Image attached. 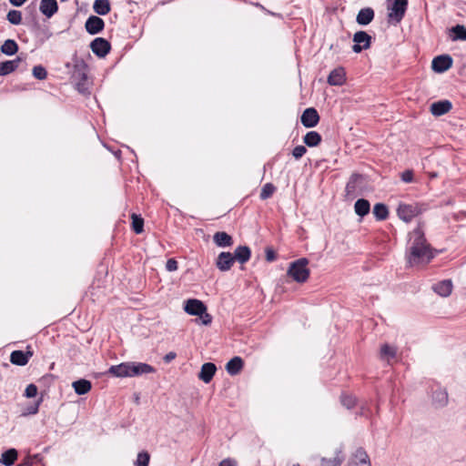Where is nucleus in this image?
<instances>
[{
  "label": "nucleus",
  "instance_id": "obj_1",
  "mask_svg": "<svg viewBox=\"0 0 466 466\" xmlns=\"http://www.w3.org/2000/svg\"><path fill=\"white\" fill-rule=\"evenodd\" d=\"M433 257L434 255L426 241L423 231L420 228H415L410 233V248L407 253L409 265L411 267L425 265Z\"/></svg>",
  "mask_w": 466,
  "mask_h": 466
},
{
  "label": "nucleus",
  "instance_id": "obj_2",
  "mask_svg": "<svg viewBox=\"0 0 466 466\" xmlns=\"http://www.w3.org/2000/svg\"><path fill=\"white\" fill-rule=\"evenodd\" d=\"M308 264L309 260L305 258L293 261L288 269V275L299 283L307 281L309 277Z\"/></svg>",
  "mask_w": 466,
  "mask_h": 466
},
{
  "label": "nucleus",
  "instance_id": "obj_3",
  "mask_svg": "<svg viewBox=\"0 0 466 466\" xmlns=\"http://www.w3.org/2000/svg\"><path fill=\"white\" fill-rule=\"evenodd\" d=\"M422 208L419 204H405L400 203L398 206L397 208V214L399 218L405 221L410 222L415 217H417L419 214L422 212Z\"/></svg>",
  "mask_w": 466,
  "mask_h": 466
},
{
  "label": "nucleus",
  "instance_id": "obj_4",
  "mask_svg": "<svg viewBox=\"0 0 466 466\" xmlns=\"http://www.w3.org/2000/svg\"><path fill=\"white\" fill-rule=\"evenodd\" d=\"M408 0H394L391 6L389 8V20L399 24L405 15Z\"/></svg>",
  "mask_w": 466,
  "mask_h": 466
},
{
  "label": "nucleus",
  "instance_id": "obj_5",
  "mask_svg": "<svg viewBox=\"0 0 466 466\" xmlns=\"http://www.w3.org/2000/svg\"><path fill=\"white\" fill-rule=\"evenodd\" d=\"M352 50L355 53H360L363 49H368L370 46L371 36L365 31H358L353 35Z\"/></svg>",
  "mask_w": 466,
  "mask_h": 466
},
{
  "label": "nucleus",
  "instance_id": "obj_6",
  "mask_svg": "<svg viewBox=\"0 0 466 466\" xmlns=\"http://www.w3.org/2000/svg\"><path fill=\"white\" fill-rule=\"evenodd\" d=\"M92 52L98 57H105L110 51V43L102 37L94 39L90 44Z\"/></svg>",
  "mask_w": 466,
  "mask_h": 466
},
{
  "label": "nucleus",
  "instance_id": "obj_7",
  "mask_svg": "<svg viewBox=\"0 0 466 466\" xmlns=\"http://www.w3.org/2000/svg\"><path fill=\"white\" fill-rule=\"evenodd\" d=\"M364 177L359 174H352L346 185V193L348 197L354 198L358 195V190L361 187Z\"/></svg>",
  "mask_w": 466,
  "mask_h": 466
},
{
  "label": "nucleus",
  "instance_id": "obj_8",
  "mask_svg": "<svg viewBox=\"0 0 466 466\" xmlns=\"http://www.w3.org/2000/svg\"><path fill=\"white\" fill-rule=\"evenodd\" d=\"M452 66V58L448 55L436 56L432 60L431 67L434 72L443 73Z\"/></svg>",
  "mask_w": 466,
  "mask_h": 466
},
{
  "label": "nucleus",
  "instance_id": "obj_9",
  "mask_svg": "<svg viewBox=\"0 0 466 466\" xmlns=\"http://www.w3.org/2000/svg\"><path fill=\"white\" fill-rule=\"evenodd\" d=\"M235 263V258H233V254L230 252H220L216 259V267L220 271H228Z\"/></svg>",
  "mask_w": 466,
  "mask_h": 466
},
{
  "label": "nucleus",
  "instance_id": "obj_10",
  "mask_svg": "<svg viewBox=\"0 0 466 466\" xmlns=\"http://www.w3.org/2000/svg\"><path fill=\"white\" fill-rule=\"evenodd\" d=\"M184 310L192 316H198L207 310L206 305L199 299H189L185 301Z\"/></svg>",
  "mask_w": 466,
  "mask_h": 466
},
{
  "label": "nucleus",
  "instance_id": "obj_11",
  "mask_svg": "<svg viewBox=\"0 0 466 466\" xmlns=\"http://www.w3.org/2000/svg\"><path fill=\"white\" fill-rule=\"evenodd\" d=\"M319 116L317 110L313 107H309L304 110L301 116V123L305 127H314L318 125Z\"/></svg>",
  "mask_w": 466,
  "mask_h": 466
},
{
  "label": "nucleus",
  "instance_id": "obj_12",
  "mask_svg": "<svg viewBox=\"0 0 466 466\" xmlns=\"http://www.w3.org/2000/svg\"><path fill=\"white\" fill-rule=\"evenodd\" d=\"M104 26H105V23H104L103 19H101L100 17L96 16V15L89 16L87 18V20L86 21V25H85L86 30L90 35L98 34L99 32H101L103 30Z\"/></svg>",
  "mask_w": 466,
  "mask_h": 466
},
{
  "label": "nucleus",
  "instance_id": "obj_13",
  "mask_svg": "<svg viewBox=\"0 0 466 466\" xmlns=\"http://www.w3.org/2000/svg\"><path fill=\"white\" fill-rule=\"evenodd\" d=\"M349 466H371L368 453L362 449H358L353 454Z\"/></svg>",
  "mask_w": 466,
  "mask_h": 466
},
{
  "label": "nucleus",
  "instance_id": "obj_14",
  "mask_svg": "<svg viewBox=\"0 0 466 466\" xmlns=\"http://www.w3.org/2000/svg\"><path fill=\"white\" fill-rule=\"evenodd\" d=\"M108 373L117 378L131 377V363L123 362L118 365L111 366Z\"/></svg>",
  "mask_w": 466,
  "mask_h": 466
},
{
  "label": "nucleus",
  "instance_id": "obj_15",
  "mask_svg": "<svg viewBox=\"0 0 466 466\" xmlns=\"http://www.w3.org/2000/svg\"><path fill=\"white\" fill-rule=\"evenodd\" d=\"M451 107V103L449 100L437 101L431 105V113L433 116H441L448 113Z\"/></svg>",
  "mask_w": 466,
  "mask_h": 466
},
{
  "label": "nucleus",
  "instance_id": "obj_16",
  "mask_svg": "<svg viewBox=\"0 0 466 466\" xmlns=\"http://www.w3.org/2000/svg\"><path fill=\"white\" fill-rule=\"evenodd\" d=\"M131 363V377L141 376L155 372V368L149 364L143 362H130Z\"/></svg>",
  "mask_w": 466,
  "mask_h": 466
},
{
  "label": "nucleus",
  "instance_id": "obj_17",
  "mask_svg": "<svg viewBox=\"0 0 466 466\" xmlns=\"http://www.w3.org/2000/svg\"><path fill=\"white\" fill-rule=\"evenodd\" d=\"M217 367L214 363L207 362L202 365L200 372L198 374V378L205 383H208L213 379Z\"/></svg>",
  "mask_w": 466,
  "mask_h": 466
},
{
  "label": "nucleus",
  "instance_id": "obj_18",
  "mask_svg": "<svg viewBox=\"0 0 466 466\" xmlns=\"http://www.w3.org/2000/svg\"><path fill=\"white\" fill-rule=\"evenodd\" d=\"M32 351H22V350H15L11 353L10 361L17 366H25L27 364L30 357H32Z\"/></svg>",
  "mask_w": 466,
  "mask_h": 466
},
{
  "label": "nucleus",
  "instance_id": "obj_19",
  "mask_svg": "<svg viewBox=\"0 0 466 466\" xmlns=\"http://www.w3.org/2000/svg\"><path fill=\"white\" fill-rule=\"evenodd\" d=\"M39 10L47 18H50L57 12L58 5L56 0H41Z\"/></svg>",
  "mask_w": 466,
  "mask_h": 466
},
{
  "label": "nucleus",
  "instance_id": "obj_20",
  "mask_svg": "<svg viewBox=\"0 0 466 466\" xmlns=\"http://www.w3.org/2000/svg\"><path fill=\"white\" fill-rule=\"evenodd\" d=\"M374 10L371 7H365L359 11L356 22L360 25H367L374 19Z\"/></svg>",
  "mask_w": 466,
  "mask_h": 466
},
{
  "label": "nucleus",
  "instance_id": "obj_21",
  "mask_svg": "<svg viewBox=\"0 0 466 466\" xmlns=\"http://www.w3.org/2000/svg\"><path fill=\"white\" fill-rule=\"evenodd\" d=\"M345 71L342 67L332 70L328 76V83L330 86H342L345 82Z\"/></svg>",
  "mask_w": 466,
  "mask_h": 466
},
{
  "label": "nucleus",
  "instance_id": "obj_22",
  "mask_svg": "<svg viewBox=\"0 0 466 466\" xmlns=\"http://www.w3.org/2000/svg\"><path fill=\"white\" fill-rule=\"evenodd\" d=\"M213 241L219 248H228L233 245L232 237L224 231L216 232L213 236Z\"/></svg>",
  "mask_w": 466,
  "mask_h": 466
},
{
  "label": "nucleus",
  "instance_id": "obj_23",
  "mask_svg": "<svg viewBox=\"0 0 466 466\" xmlns=\"http://www.w3.org/2000/svg\"><path fill=\"white\" fill-rule=\"evenodd\" d=\"M433 404L438 408H443L448 404L449 396L445 389L438 388L432 394Z\"/></svg>",
  "mask_w": 466,
  "mask_h": 466
},
{
  "label": "nucleus",
  "instance_id": "obj_24",
  "mask_svg": "<svg viewBox=\"0 0 466 466\" xmlns=\"http://www.w3.org/2000/svg\"><path fill=\"white\" fill-rule=\"evenodd\" d=\"M432 289L441 297H448L452 290V282L450 279H444L434 284Z\"/></svg>",
  "mask_w": 466,
  "mask_h": 466
},
{
  "label": "nucleus",
  "instance_id": "obj_25",
  "mask_svg": "<svg viewBox=\"0 0 466 466\" xmlns=\"http://www.w3.org/2000/svg\"><path fill=\"white\" fill-rule=\"evenodd\" d=\"M250 248L247 246L238 247L233 253V258H235V261H238L240 264H245L246 262H248L250 258Z\"/></svg>",
  "mask_w": 466,
  "mask_h": 466
},
{
  "label": "nucleus",
  "instance_id": "obj_26",
  "mask_svg": "<svg viewBox=\"0 0 466 466\" xmlns=\"http://www.w3.org/2000/svg\"><path fill=\"white\" fill-rule=\"evenodd\" d=\"M21 61L22 58L17 56L15 60H8L0 63V76H6L14 72L18 67V65Z\"/></svg>",
  "mask_w": 466,
  "mask_h": 466
},
{
  "label": "nucleus",
  "instance_id": "obj_27",
  "mask_svg": "<svg viewBox=\"0 0 466 466\" xmlns=\"http://www.w3.org/2000/svg\"><path fill=\"white\" fill-rule=\"evenodd\" d=\"M242 368L243 360L240 357L232 358L226 365V370L232 376L238 374Z\"/></svg>",
  "mask_w": 466,
  "mask_h": 466
},
{
  "label": "nucleus",
  "instance_id": "obj_28",
  "mask_svg": "<svg viewBox=\"0 0 466 466\" xmlns=\"http://www.w3.org/2000/svg\"><path fill=\"white\" fill-rule=\"evenodd\" d=\"M370 210V204L367 199L360 198L354 204V211L355 213L363 218L368 215Z\"/></svg>",
  "mask_w": 466,
  "mask_h": 466
},
{
  "label": "nucleus",
  "instance_id": "obj_29",
  "mask_svg": "<svg viewBox=\"0 0 466 466\" xmlns=\"http://www.w3.org/2000/svg\"><path fill=\"white\" fill-rule=\"evenodd\" d=\"M72 387L74 388L76 394L84 395L91 390L92 385L89 380L81 379V380L74 381L72 383Z\"/></svg>",
  "mask_w": 466,
  "mask_h": 466
},
{
  "label": "nucleus",
  "instance_id": "obj_30",
  "mask_svg": "<svg viewBox=\"0 0 466 466\" xmlns=\"http://www.w3.org/2000/svg\"><path fill=\"white\" fill-rule=\"evenodd\" d=\"M17 459V451L15 449H9L2 453L0 462L5 466H12Z\"/></svg>",
  "mask_w": 466,
  "mask_h": 466
},
{
  "label": "nucleus",
  "instance_id": "obj_31",
  "mask_svg": "<svg viewBox=\"0 0 466 466\" xmlns=\"http://www.w3.org/2000/svg\"><path fill=\"white\" fill-rule=\"evenodd\" d=\"M94 11L100 15H105L110 12L109 0H96L93 5Z\"/></svg>",
  "mask_w": 466,
  "mask_h": 466
},
{
  "label": "nucleus",
  "instance_id": "obj_32",
  "mask_svg": "<svg viewBox=\"0 0 466 466\" xmlns=\"http://www.w3.org/2000/svg\"><path fill=\"white\" fill-rule=\"evenodd\" d=\"M18 51V45L13 39H7L1 46V52L6 56H13Z\"/></svg>",
  "mask_w": 466,
  "mask_h": 466
},
{
  "label": "nucleus",
  "instance_id": "obj_33",
  "mask_svg": "<svg viewBox=\"0 0 466 466\" xmlns=\"http://www.w3.org/2000/svg\"><path fill=\"white\" fill-rule=\"evenodd\" d=\"M451 33L452 34V35H451L452 41L466 40V26L464 25H457L455 26H452L451 29Z\"/></svg>",
  "mask_w": 466,
  "mask_h": 466
},
{
  "label": "nucleus",
  "instance_id": "obj_34",
  "mask_svg": "<svg viewBox=\"0 0 466 466\" xmlns=\"http://www.w3.org/2000/svg\"><path fill=\"white\" fill-rule=\"evenodd\" d=\"M304 143L309 147H316L321 141V136L316 131L308 132L304 138Z\"/></svg>",
  "mask_w": 466,
  "mask_h": 466
},
{
  "label": "nucleus",
  "instance_id": "obj_35",
  "mask_svg": "<svg viewBox=\"0 0 466 466\" xmlns=\"http://www.w3.org/2000/svg\"><path fill=\"white\" fill-rule=\"evenodd\" d=\"M373 215L378 220H384L389 216L388 208L382 203H377L373 207Z\"/></svg>",
  "mask_w": 466,
  "mask_h": 466
},
{
  "label": "nucleus",
  "instance_id": "obj_36",
  "mask_svg": "<svg viewBox=\"0 0 466 466\" xmlns=\"http://www.w3.org/2000/svg\"><path fill=\"white\" fill-rule=\"evenodd\" d=\"M397 350L394 347L388 344H384L380 348V357L390 361L391 359L396 357Z\"/></svg>",
  "mask_w": 466,
  "mask_h": 466
},
{
  "label": "nucleus",
  "instance_id": "obj_37",
  "mask_svg": "<svg viewBox=\"0 0 466 466\" xmlns=\"http://www.w3.org/2000/svg\"><path fill=\"white\" fill-rule=\"evenodd\" d=\"M6 19L12 25H17L22 23V13L18 10H10L7 13Z\"/></svg>",
  "mask_w": 466,
  "mask_h": 466
},
{
  "label": "nucleus",
  "instance_id": "obj_38",
  "mask_svg": "<svg viewBox=\"0 0 466 466\" xmlns=\"http://www.w3.org/2000/svg\"><path fill=\"white\" fill-rule=\"evenodd\" d=\"M275 190H276V187L273 184L267 183L261 188L259 197L262 200H265V199L270 198L273 195V193L275 192Z\"/></svg>",
  "mask_w": 466,
  "mask_h": 466
},
{
  "label": "nucleus",
  "instance_id": "obj_39",
  "mask_svg": "<svg viewBox=\"0 0 466 466\" xmlns=\"http://www.w3.org/2000/svg\"><path fill=\"white\" fill-rule=\"evenodd\" d=\"M144 220L136 214H132V228L137 234L143 231Z\"/></svg>",
  "mask_w": 466,
  "mask_h": 466
},
{
  "label": "nucleus",
  "instance_id": "obj_40",
  "mask_svg": "<svg viewBox=\"0 0 466 466\" xmlns=\"http://www.w3.org/2000/svg\"><path fill=\"white\" fill-rule=\"evenodd\" d=\"M150 455L147 451H140L135 461V466H148Z\"/></svg>",
  "mask_w": 466,
  "mask_h": 466
},
{
  "label": "nucleus",
  "instance_id": "obj_41",
  "mask_svg": "<svg viewBox=\"0 0 466 466\" xmlns=\"http://www.w3.org/2000/svg\"><path fill=\"white\" fill-rule=\"evenodd\" d=\"M33 76L39 80H44L47 76V72L46 68L42 66H35L32 70Z\"/></svg>",
  "mask_w": 466,
  "mask_h": 466
},
{
  "label": "nucleus",
  "instance_id": "obj_42",
  "mask_svg": "<svg viewBox=\"0 0 466 466\" xmlns=\"http://www.w3.org/2000/svg\"><path fill=\"white\" fill-rule=\"evenodd\" d=\"M340 401L343 406L347 409H350L355 405L356 400L353 396L350 395H342L340 398Z\"/></svg>",
  "mask_w": 466,
  "mask_h": 466
},
{
  "label": "nucleus",
  "instance_id": "obj_43",
  "mask_svg": "<svg viewBox=\"0 0 466 466\" xmlns=\"http://www.w3.org/2000/svg\"><path fill=\"white\" fill-rule=\"evenodd\" d=\"M36 394H37V387L33 383L27 385L24 395L26 398H34L36 396Z\"/></svg>",
  "mask_w": 466,
  "mask_h": 466
},
{
  "label": "nucleus",
  "instance_id": "obj_44",
  "mask_svg": "<svg viewBox=\"0 0 466 466\" xmlns=\"http://www.w3.org/2000/svg\"><path fill=\"white\" fill-rule=\"evenodd\" d=\"M307 152V148L304 146H297L292 151V155L296 159H299Z\"/></svg>",
  "mask_w": 466,
  "mask_h": 466
},
{
  "label": "nucleus",
  "instance_id": "obj_45",
  "mask_svg": "<svg viewBox=\"0 0 466 466\" xmlns=\"http://www.w3.org/2000/svg\"><path fill=\"white\" fill-rule=\"evenodd\" d=\"M166 268L167 271H175L177 269V261L175 258H169L167 261Z\"/></svg>",
  "mask_w": 466,
  "mask_h": 466
},
{
  "label": "nucleus",
  "instance_id": "obj_46",
  "mask_svg": "<svg viewBox=\"0 0 466 466\" xmlns=\"http://www.w3.org/2000/svg\"><path fill=\"white\" fill-rule=\"evenodd\" d=\"M198 317L200 318L202 324L206 326L209 325L212 321V317L207 312V310L204 311V313L199 314Z\"/></svg>",
  "mask_w": 466,
  "mask_h": 466
},
{
  "label": "nucleus",
  "instance_id": "obj_47",
  "mask_svg": "<svg viewBox=\"0 0 466 466\" xmlns=\"http://www.w3.org/2000/svg\"><path fill=\"white\" fill-rule=\"evenodd\" d=\"M402 181L410 183L413 180V173L411 170H406L401 174Z\"/></svg>",
  "mask_w": 466,
  "mask_h": 466
},
{
  "label": "nucleus",
  "instance_id": "obj_48",
  "mask_svg": "<svg viewBox=\"0 0 466 466\" xmlns=\"http://www.w3.org/2000/svg\"><path fill=\"white\" fill-rule=\"evenodd\" d=\"M237 465H238L237 461L231 458L224 459L218 464V466H237Z\"/></svg>",
  "mask_w": 466,
  "mask_h": 466
},
{
  "label": "nucleus",
  "instance_id": "obj_49",
  "mask_svg": "<svg viewBox=\"0 0 466 466\" xmlns=\"http://www.w3.org/2000/svg\"><path fill=\"white\" fill-rule=\"evenodd\" d=\"M41 400H38L35 405L29 406L25 414H35L38 411L39 404Z\"/></svg>",
  "mask_w": 466,
  "mask_h": 466
},
{
  "label": "nucleus",
  "instance_id": "obj_50",
  "mask_svg": "<svg viewBox=\"0 0 466 466\" xmlns=\"http://www.w3.org/2000/svg\"><path fill=\"white\" fill-rule=\"evenodd\" d=\"M266 258L268 261H273L276 258L275 252L272 249H267Z\"/></svg>",
  "mask_w": 466,
  "mask_h": 466
},
{
  "label": "nucleus",
  "instance_id": "obj_51",
  "mask_svg": "<svg viewBox=\"0 0 466 466\" xmlns=\"http://www.w3.org/2000/svg\"><path fill=\"white\" fill-rule=\"evenodd\" d=\"M176 356H177V354L175 352H173V351L168 352L167 354L165 355L164 361L168 363L171 360H173L176 358Z\"/></svg>",
  "mask_w": 466,
  "mask_h": 466
},
{
  "label": "nucleus",
  "instance_id": "obj_52",
  "mask_svg": "<svg viewBox=\"0 0 466 466\" xmlns=\"http://www.w3.org/2000/svg\"><path fill=\"white\" fill-rule=\"evenodd\" d=\"M27 0H9L10 4L14 6H21L23 5Z\"/></svg>",
  "mask_w": 466,
  "mask_h": 466
},
{
  "label": "nucleus",
  "instance_id": "obj_53",
  "mask_svg": "<svg viewBox=\"0 0 466 466\" xmlns=\"http://www.w3.org/2000/svg\"><path fill=\"white\" fill-rule=\"evenodd\" d=\"M343 458L342 457H337L335 458L332 466H339L342 462Z\"/></svg>",
  "mask_w": 466,
  "mask_h": 466
},
{
  "label": "nucleus",
  "instance_id": "obj_54",
  "mask_svg": "<svg viewBox=\"0 0 466 466\" xmlns=\"http://www.w3.org/2000/svg\"><path fill=\"white\" fill-rule=\"evenodd\" d=\"M77 88L80 92H84L85 91V88L83 87V86H81V84H78L77 85Z\"/></svg>",
  "mask_w": 466,
  "mask_h": 466
},
{
  "label": "nucleus",
  "instance_id": "obj_55",
  "mask_svg": "<svg viewBox=\"0 0 466 466\" xmlns=\"http://www.w3.org/2000/svg\"><path fill=\"white\" fill-rule=\"evenodd\" d=\"M294 466H299V464H295Z\"/></svg>",
  "mask_w": 466,
  "mask_h": 466
}]
</instances>
